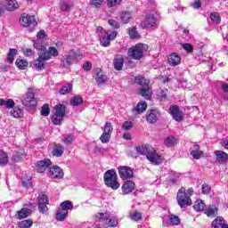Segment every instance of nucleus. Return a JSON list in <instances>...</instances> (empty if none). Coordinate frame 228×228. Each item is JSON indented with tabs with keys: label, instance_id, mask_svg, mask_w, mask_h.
<instances>
[{
	"label": "nucleus",
	"instance_id": "obj_28",
	"mask_svg": "<svg viewBox=\"0 0 228 228\" xmlns=\"http://www.w3.org/2000/svg\"><path fill=\"white\" fill-rule=\"evenodd\" d=\"M113 65L116 70H122V67H124V57L122 55H116L113 60Z\"/></svg>",
	"mask_w": 228,
	"mask_h": 228
},
{
	"label": "nucleus",
	"instance_id": "obj_21",
	"mask_svg": "<svg viewBox=\"0 0 228 228\" xmlns=\"http://www.w3.org/2000/svg\"><path fill=\"white\" fill-rule=\"evenodd\" d=\"M51 165V159H46L45 160H40L37 162L36 167L37 171L39 172L40 174L45 172L49 166Z\"/></svg>",
	"mask_w": 228,
	"mask_h": 228
},
{
	"label": "nucleus",
	"instance_id": "obj_41",
	"mask_svg": "<svg viewBox=\"0 0 228 228\" xmlns=\"http://www.w3.org/2000/svg\"><path fill=\"white\" fill-rule=\"evenodd\" d=\"M15 56H17V49L11 48L7 55L8 63H13V61L15 60Z\"/></svg>",
	"mask_w": 228,
	"mask_h": 228
},
{
	"label": "nucleus",
	"instance_id": "obj_34",
	"mask_svg": "<svg viewBox=\"0 0 228 228\" xmlns=\"http://www.w3.org/2000/svg\"><path fill=\"white\" fill-rule=\"evenodd\" d=\"M0 106H4L8 110L15 108V102L12 99H0Z\"/></svg>",
	"mask_w": 228,
	"mask_h": 228
},
{
	"label": "nucleus",
	"instance_id": "obj_22",
	"mask_svg": "<svg viewBox=\"0 0 228 228\" xmlns=\"http://www.w3.org/2000/svg\"><path fill=\"white\" fill-rule=\"evenodd\" d=\"M159 117V110H151L148 111L146 115V120L149 124H155L158 121V118Z\"/></svg>",
	"mask_w": 228,
	"mask_h": 228
},
{
	"label": "nucleus",
	"instance_id": "obj_33",
	"mask_svg": "<svg viewBox=\"0 0 228 228\" xmlns=\"http://www.w3.org/2000/svg\"><path fill=\"white\" fill-rule=\"evenodd\" d=\"M11 115L14 118H22L24 117V110L19 107H13L11 110Z\"/></svg>",
	"mask_w": 228,
	"mask_h": 228
},
{
	"label": "nucleus",
	"instance_id": "obj_4",
	"mask_svg": "<svg viewBox=\"0 0 228 228\" xmlns=\"http://www.w3.org/2000/svg\"><path fill=\"white\" fill-rule=\"evenodd\" d=\"M96 33L100 37L101 45H102V47H110L111 40L117 38V35L118 32H117V30L105 31L102 27H97Z\"/></svg>",
	"mask_w": 228,
	"mask_h": 228
},
{
	"label": "nucleus",
	"instance_id": "obj_61",
	"mask_svg": "<svg viewBox=\"0 0 228 228\" xmlns=\"http://www.w3.org/2000/svg\"><path fill=\"white\" fill-rule=\"evenodd\" d=\"M132 128H133V122L131 121H126L122 126L123 131H131Z\"/></svg>",
	"mask_w": 228,
	"mask_h": 228
},
{
	"label": "nucleus",
	"instance_id": "obj_17",
	"mask_svg": "<svg viewBox=\"0 0 228 228\" xmlns=\"http://www.w3.org/2000/svg\"><path fill=\"white\" fill-rule=\"evenodd\" d=\"M38 200V210L40 213H47V204H49V199L47 198V195L41 194L37 198Z\"/></svg>",
	"mask_w": 228,
	"mask_h": 228
},
{
	"label": "nucleus",
	"instance_id": "obj_19",
	"mask_svg": "<svg viewBox=\"0 0 228 228\" xmlns=\"http://www.w3.org/2000/svg\"><path fill=\"white\" fill-rule=\"evenodd\" d=\"M135 188L136 184L134 183V182L131 180H126V182H124L121 190L124 195H129V193H133V191H134Z\"/></svg>",
	"mask_w": 228,
	"mask_h": 228
},
{
	"label": "nucleus",
	"instance_id": "obj_15",
	"mask_svg": "<svg viewBox=\"0 0 228 228\" xmlns=\"http://www.w3.org/2000/svg\"><path fill=\"white\" fill-rule=\"evenodd\" d=\"M46 61H49L48 59H45V56L38 51V58L33 61V67L37 70H44V69H45V65H47Z\"/></svg>",
	"mask_w": 228,
	"mask_h": 228
},
{
	"label": "nucleus",
	"instance_id": "obj_36",
	"mask_svg": "<svg viewBox=\"0 0 228 228\" xmlns=\"http://www.w3.org/2000/svg\"><path fill=\"white\" fill-rule=\"evenodd\" d=\"M95 81L98 85H103V83L105 81H108V77L106 75H104V73L102 71H99L97 74H96V77H95Z\"/></svg>",
	"mask_w": 228,
	"mask_h": 228
},
{
	"label": "nucleus",
	"instance_id": "obj_56",
	"mask_svg": "<svg viewBox=\"0 0 228 228\" xmlns=\"http://www.w3.org/2000/svg\"><path fill=\"white\" fill-rule=\"evenodd\" d=\"M103 133L111 135V133H113V126H111V123H105Z\"/></svg>",
	"mask_w": 228,
	"mask_h": 228
},
{
	"label": "nucleus",
	"instance_id": "obj_40",
	"mask_svg": "<svg viewBox=\"0 0 228 228\" xmlns=\"http://www.w3.org/2000/svg\"><path fill=\"white\" fill-rule=\"evenodd\" d=\"M59 92L61 95H67V94H70V92H72V84H66L60 89Z\"/></svg>",
	"mask_w": 228,
	"mask_h": 228
},
{
	"label": "nucleus",
	"instance_id": "obj_27",
	"mask_svg": "<svg viewBox=\"0 0 228 228\" xmlns=\"http://www.w3.org/2000/svg\"><path fill=\"white\" fill-rule=\"evenodd\" d=\"M31 215V209L28 208H23L20 211H17L15 218L18 220H22V218H28Z\"/></svg>",
	"mask_w": 228,
	"mask_h": 228
},
{
	"label": "nucleus",
	"instance_id": "obj_2",
	"mask_svg": "<svg viewBox=\"0 0 228 228\" xmlns=\"http://www.w3.org/2000/svg\"><path fill=\"white\" fill-rule=\"evenodd\" d=\"M139 154L146 156L147 159L152 163V165H161L163 163V159L161 155H159L156 149L151 145H142L136 148Z\"/></svg>",
	"mask_w": 228,
	"mask_h": 228
},
{
	"label": "nucleus",
	"instance_id": "obj_46",
	"mask_svg": "<svg viewBox=\"0 0 228 228\" xmlns=\"http://www.w3.org/2000/svg\"><path fill=\"white\" fill-rule=\"evenodd\" d=\"M45 37H46V35H45V30L38 31L37 35V39L34 41V44H35V42L37 44H41L40 42L45 40Z\"/></svg>",
	"mask_w": 228,
	"mask_h": 228
},
{
	"label": "nucleus",
	"instance_id": "obj_5",
	"mask_svg": "<svg viewBox=\"0 0 228 228\" xmlns=\"http://www.w3.org/2000/svg\"><path fill=\"white\" fill-rule=\"evenodd\" d=\"M134 83H137V85H141V86H142L139 89L142 97H144V99L147 101L151 100L152 97V89H151L149 86V80L142 76H137L134 78Z\"/></svg>",
	"mask_w": 228,
	"mask_h": 228
},
{
	"label": "nucleus",
	"instance_id": "obj_60",
	"mask_svg": "<svg viewBox=\"0 0 228 228\" xmlns=\"http://www.w3.org/2000/svg\"><path fill=\"white\" fill-rule=\"evenodd\" d=\"M122 3V0H107V5H109L110 8H113V6H118Z\"/></svg>",
	"mask_w": 228,
	"mask_h": 228
},
{
	"label": "nucleus",
	"instance_id": "obj_18",
	"mask_svg": "<svg viewBox=\"0 0 228 228\" xmlns=\"http://www.w3.org/2000/svg\"><path fill=\"white\" fill-rule=\"evenodd\" d=\"M169 111L173 118L176 122H181L183 120L184 117V113H183V111L179 110V107H177L176 105H173L170 107Z\"/></svg>",
	"mask_w": 228,
	"mask_h": 228
},
{
	"label": "nucleus",
	"instance_id": "obj_1",
	"mask_svg": "<svg viewBox=\"0 0 228 228\" xmlns=\"http://www.w3.org/2000/svg\"><path fill=\"white\" fill-rule=\"evenodd\" d=\"M94 223L99 228L117 227L118 218L112 216L110 212H98L94 216Z\"/></svg>",
	"mask_w": 228,
	"mask_h": 228
},
{
	"label": "nucleus",
	"instance_id": "obj_23",
	"mask_svg": "<svg viewBox=\"0 0 228 228\" xmlns=\"http://www.w3.org/2000/svg\"><path fill=\"white\" fill-rule=\"evenodd\" d=\"M19 6L17 0H4V8L7 12H15L19 10Z\"/></svg>",
	"mask_w": 228,
	"mask_h": 228
},
{
	"label": "nucleus",
	"instance_id": "obj_24",
	"mask_svg": "<svg viewBox=\"0 0 228 228\" xmlns=\"http://www.w3.org/2000/svg\"><path fill=\"white\" fill-rule=\"evenodd\" d=\"M167 62L171 67H177L181 64V56L175 53H171L167 58Z\"/></svg>",
	"mask_w": 228,
	"mask_h": 228
},
{
	"label": "nucleus",
	"instance_id": "obj_53",
	"mask_svg": "<svg viewBox=\"0 0 228 228\" xmlns=\"http://www.w3.org/2000/svg\"><path fill=\"white\" fill-rule=\"evenodd\" d=\"M130 38H140V34L136 31V28L133 27L128 29Z\"/></svg>",
	"mask_w": 228,
	"mask_h": 228
},
{
	"label": "nucleus",
	"instance_id": "obj_9",
	"mask_svg": "<svg viewBox=\"0 0 228 228\" xmlns=\"http://www.w3.org/2000/svg\"><path fill=\"white\" fill-rule=\"evenodd\" d=\"M147 51V45L139 43L128 49V56L133 60H142L143 53Z\"/></svg>",
	"mask_w": 228,
	"mask_h": 228
},
{
	"label": "nucleus",
	"instance_id": "obj_10",
	"mask_svg": "<svg viewBox=\"0 0 228 228\" xmlns=\"http://www.w3.org/2000/svg\"><path fill=\"white\" fill-rule=\"evenodd\" d=\"M176 199L178 206H180L182 208L191 206V198H190L188 193H186V189H184V187H182L178 190Z\"/></svg>",
	"mask_w": 228,
	"mask_h": 228
},
{
	"label": "nucleus",
	"instance_id": "obj_11",
	"mask_svg": "<svg viewBox=\"0 0 228 228\" xmlns=\"http://www.w3.org/2000/svg\"><path fill=\"white\" fill-rule=\"evenodd\" d=\"M54 114L52 118V122L55 126H60L61 124V121L63 120V117H65V111L67 110V107L63 104H59L54 107Z\"/></svg>",
	"mask_w": 228,
	"mask_h": 228
},
{
	"label": "nucleus",
	"instance_id": "obj_12",
	"mask_svg": "<svg viewBox=\"0 0 228 228\" xmlns=\"http://www.w3.org/2000/svg\"><path fill=\"white\" fill-rule=\"evenodd\" d=\"M20 24L23 28H37V26L38 25L35 15H29L26 12L21 14L20 18Z\"/></svg>",
	"mask_w": 228,
	"mask_h": 228
},
{
	"label": "nucleus",
	"instance_id": "obj_49",
	"mask_svg": "<svg viewBox=\"0 0 228 228\" xmlns=\"http://www.w3.org/2000/svg\"><path fill=\"white\" fill-rule=\"evenodd\" d=\"M168 220L171 224V225H179L181 224V220L179 219V216L171 215L168 217Z\"/></svg>",
	"mask_w": 228,
	"mask_h": 228
},
{
	"label": "nucleus",
	"instance_id": "obj_35",
	"mask_svg": "<svg viewBox=\"0 0 228 228\" xmlns=\"http://www.w3.org/2000/svg\"><path fill=\"white\" fill-rule=\"evenodd\" d=\"M74 8V3L69 1H63L61 4V10L62 12H70Z\"/></svg>",
	"mask_w": 228,
	"mask_h": 228
},
{
	"label": "nucleus",
	"instance_id": "obj_30",
	"mask_svg": "<svg viewBox=\"0 0 228 228\" xmlns=\"http://www.w3.org/2000/svg\"><path fill=\"white\" fill-rule=\"evenodd\" d=\"M177 143H179V140H177V138L174 137L173 135H169L164 140V145L168 148L175 147V145H177Z\"/></svg>",
	"mask_w": 228,
	"mask_h": 228
},
{
	"label": "nucleus",
	"instance_id": "obj_63",
	"mask_svg": "<svg viewBox=\"0 0 228 228\" xmlns=\"http://www.w3.org/2000/svg\"><path fill=\"white\" fill-rule=\"evenodd\" d=\"M201 190L203 195H209V192L211 191V187H209V185H208L207 183H204Z\"/></svg>",
	"mask_w": 228,
	"mask_h": 228
},
{
	"label": "nucleus",
	"instance_id": "obj_37",
	"mask_svg": "<svg viewBox=\"0 0 228 228\" xmlns=\"http://www.w3.org/2000/svg\"><path fill=\"white\" fill-rule=\"evenodd\" d=\"M15 65L20 69V70H25L26 68L28 67V61L22 59V58H18L15 61Z\"/></svg>",
	"mask_w": 228,
	"mask_h": 228
},
{
	"label": "nucleus",
	"instance_id": "obj_20",
	"mask_svg": "<svg viewBox=\"0 0 228 228\" xmlns=\"http://www.w3.org/2000/svg\"><path fill=\"white\" fill-rule=\"evenodd\" d=\"M50 175L53 179H63V169H61L58 166H53L50 168Z\"/></svg>",
	"mask_w": 228,
	"mask_h": 228
},
{
	"label": "nucleus",
	"instance_id": "obj_54",
	"mask_svg": "<svg viewBox=\"0 0 228 228\" xmlns=\"http://www.w3.org/2000/svg\"><path fill=\"white\" fill-rule=\"evenodd\" d=\"M21 53L26 56L27 58H29L31 56H35V51L31 48H23L21 50Z\"/></svg>",
	"mask_w": 228,
	"mask_h": 228
},
{
	"label": "nucleus",
	"instance_id": "obj_31",
	"mask_svg": "<svg viewBox=\"0 0 228 228\" xmlns=\"http://www.w3.org/2000/svg\"><path fill=\"white\" fill-rule=\"evenodd\" d=\"M147 110V102H140L136 107L133 110V113L135 115H140V113H143Z\"/></svg>",
	"mask_w": 228,
	"mask_h": 228
},
{
	"label": "nucleus",
	"instance_id": "obj_8",
	"mask_svg": "<svg viewBox=\"0 0 228 228\" xmlns=\"http://www.w3.org/2000/svg\"><path fill=\"white\" fill-rule=\"evenodd\" d=\"M103 179L108 188H111V190H118L120 188V183H118L117 172L114 169L108 170L104 174Z\"/></svg>",
	"mask_w": 228,
	"mask_h": 228
},
{
	"label": "nucleus",
	"instance_id": "obj_51",
	"mask_svg": "<svg viewBox=\"0 0 228 228\" xmlns=\"http://www.w3.org/2000/svg\"><path fill=\"white\" fill-rule=\"evenodd\" d=\"M217 211L218 208H216V207H210L207 209L205 213L208 216H216Z\"/></svg>",
	"mask_w": 228,
	"mask_h": 228
},
{
	"label": "nucleus",
	"instance_id": "obj_44",
	"mask_svg": "<svg viewBox=\"0 0 228 228\" xmlns=\"http://www.w3.org/2000/svg\"><path fill=\"white\" fill-rule=\"evenodd\" d=\"M225 224H224V218L223 217H217L216 218L213 222H212V227L213 228H220L223 225H224Z\"/></svg>",
	"mask_w": 228,
	"mask_h": 228
},
{
	"label": "nucleus",
	"instance_id": "obj_14",
	"mask_svg": "<svg viewBox=\"0 0 228 228\" xmlns=\"http://www.w3.org/2000/svg\"><path fill=\"white\" fill-rule=\"evenodd\" d=\"M21 102L24 106H28V108L37 106V99H35L33 89L28 88L26 96L21 98Z\"/></svg>",
	"mask_w": 228,
	"mask_h": 228
},
{
	"label": "nucleus",
	"instance_id": "obj_38",
	"mask_svg": "<svg viewBox=\"0 0 228 228\" xmlns=\"http://www.w3.org/2000/svg\"><path fill=\"white\" fill-rule=\"evenodd\" d=\"M193 208L195 211H204L206 209V204L204 203V201H202V200H197L194 203Z\"/></svg>",
	"mask_w": 228,
	"mask_h": 228
},
{
	"label": "nucleus",
	"instance_id": "obj_45",
	"mask_svg": "<svg viewBox=\"0 0 228 228\" xmlns=\"http://www.w3.org/2000/svg\"><path fill=\"white\" fill-rule=\"evenodd\" d=\"M171 175H173V177H171L169 180L170 185L177 184V183H179V181H181V178L179 177V174H177L175 172H172Z\"/></svg>",
	"mask_w": 228,
	"mask_h": 228
},
{
	"label": "nucleus",
	"instance_id": "obj_47",
	"mask_svg": "<svg viewBox=\"0 0 228 228\" xmlns=\"http://www.w3.org/2000/svg\"><path fill=\"white\" fill-rule=\"evenodd\" d=\"M129 216H130L131 220H134V222H138V220H140L142 218V213H140L138 211H131L129 213Z\"/></svg>",
	"mask_w": 228,
	"mask_h": 228
},
{
	"label": "nucleus",
	"instance_id": "obj_48",
	"mask_svg": "<svg viewBox=\"0 0 228 228\" xmlns=\"http://www.w3.org/2000/svg\"><path fill=\"white\" fill-rule=\"evenodd\" d=\"M210 19L212 20V22H214V24H220L221 22V18H220V14H218V12H212L210 14Z\"/></svg>",
	"mask_w": 228,
	"mask_h": 228
},
{
	"label": "nucleus",
	"instance_id": "obj_3",
	"mask_svg": "<svg viewBox=\"0 0 228 228\" xmlns=\"http://www.w3.org/2000/svg\"><path fill=\"white\" fill-rule=\"evenodd\" d=\"M81 60V52L79 50H69L65 52L61 59V67L69 69V67L77 63Z\"/></svg>",
	"mask_w": 228,
	"mask_h": 228
},
{
	"label": "nucleus",
	"instance_id": "obj_16",
	"mask_svg": "<svg viewBox=\"0 0 228 228\" xmlns=\"http://www.w3.org/2000/svg\"><path fill=\"white\" fill-rule=\"evenodd\" d=\"M118 174L120 179H123V181H126V179H131L133 178V175H134V172L131 169V167L126 166H120L118 167Z\"/></svg>",
	"mask_w": 228,
	"mask_h": 228
},
{
	"label": "nucleus",
	"instance_id": "obj_7",
	"mask_svg": "<svg viewBox=\"0 0 228 228\" xmlns=\"http://www.w3.org/2000/svg\"><path fill=\"white\" fill-rule=\"evenodd\" d=\"M34 47L37 51H40L42 54L45 56V60H53V58H56L59 56L60 53L58 52V48L54 46H50L48 49L44 46V45L35 42Z\"/></svg>",
	"mask_w": 228,
	"mask_h": 228
},
{
	"label": "nucleus",
	"instance_id": "obj_50",
	"mask_svg": "<svg viewBox=\"0 0 228 228\" xmlns=\"http://www.w3.org/2000/svg\"><path fill=\"white\" fill-rule=\"evenodd\" d=\"M6 163H8V155L0 150V165H6Z\"/></svg>",
	"mask_w": 228,
	"mask_h": 228
},
{
	"label": "nucleus",
	"instance_id": "obj_32",
	"mask_svg": "<svg viewBox=\"0 0 228 228\" xmlns=\"http://www.w3.org/2000/svg\"><path fill=\"white\" fill-rule=\"evenodd\" d=\"M215 155L216 156V161L219 163H225L228 160V154L223 151H215Z\"/></svg>",
	"mask_w": 228,
	"mask_h": 228
},
{
	"label": "nucleus",
	"instance_id": "obj_52",
	"mask_svg": "<svg viewBox=\"0 0 228 228\" xmlns=\"http://www.w3.org/2000/svg\"><path fill=\"white\" fill-rule=\"evenodd\" d=\"M50 113H51V109H49V104L47 103L44 104L41 109L42 117H48Z\"/></svg>",
	"mask_w": 228,
	"mask_h": 228
},
{
	"label": "nucleus",
	"instance_id": "obj_26",
	"mask_svg": "<svg viewBox=\"0 0 228 228\" xmlns=\"http://www.w3.org/2000/svg\"><path fill=\"white\" fill-rule=\"evenodd\" d=\"M26 157V152L24 151V149H18L13 151L12 154V160H14L16 163H19L24 159Z\"/></svg>",
	"mask_w": 228,
	"mask_h": 228
},
{
	"label": "nucleus",
	"instance_id": "obj_13",
	"mask_svg": "<svg viewBox=\"0 0 228 228\" xmlns=\"http://www.w3.org/2000/svg\"><path fill=\"white\" fill-rule=\"evenodd\" d=\"M142 28L146 29H151V28H156L158 26V16L155 12H151L150 14H147L143 21H142Z\"/></svg>",
	"mask_w": 228,
	"mask_h": 228
},
{
	"label": "nucleus",
	"instance_id": "obj_58",
	"mask_svg": "<svg viewBox=\"0 0 228 228\" xmlns=\"http://www.w3.org/2000/svg\"><path fill=\"white\" fill-rule=\"evenodd\" d=\"M183 49L186 51V53H193V45L190 43H185L181 45Z\"/></svg>",
	"mask_w": 228,
	"mask_h": 228
},
{
	"label": "nucleus",
	"instance_id": "obj_29",
	"mask_svg": "<svg viewBox=\"0 0 228 228\" xmlns=\"http://www.w3.org/2000/svg\"><path fill=\"white\" fill-rule=\"evenodd\" d=\"M63 152H65V148L61 144H56L53 149L52 154L55 158H61Z\"/></svg>",
	"mask_w": 228,
	"mask_h": 228
},
{
	"label": "nucleus",
	"instance_id": "obj_64",
	"mask_svg": "<svg viewBox=\"0 0 228 228\" xmlns=\"http://www.w3.org/2000/svg\"><path fill=\"white\" fill-rule=\"evenodd\" d=\"M108 22L111 26V28H114V29H118V28H120V24H118V21L115 20H109Z\"/></svg>",
	"mask_w": 228,
	"mask_h": 228
},
{
	"label": "nucleus",
	"instance_id": "obj_43",
	"mask_svg": "<svg viewBox=\"0 0 228 228\" xmlns=\"http://www.w3.org/2000/svg\"><path fill=\"white\" fill-rule=\"evenodd\" d=\"M33 225L31 219H26L19 223V228H30Z\"/></svg>",
	"mask_w": 228,
	"mask_h": 228
},
{
	"label": "nucleus",
	"instance_id": "obj_39",
	"mask_svg": "<svg viewBox=\"0 0 228 228\" xmlns=\"http://www.w3.org/2000/svg\"><path fill=\"white\" fill-rule=\"evenodd\" d=\"M133 18V14L129 12H122L120 14V20L123 22V24H127L129 22V20Z\"/></svg>",
	"mask_w": 228,
	"mask_h": 228
},
{
	"label": "nucleus",
	"instance_id": "obj_62",
	"mask_svg": "<svg viewBox=\"0 0 228 228\" xmlns=\"http://www.w3.org/2000/svg\"><path fill=\"white\" fill-rule=\"evenodd\" d=\"M168 94L167 90L165 91H161L158 94V97L159 99V101H167V95Z\"/></svg>",
	"mask_w": 228,
	"mask_h": 228
},
{
	"label": "nucleus",
	"instance_id": "obj_42",
	"mask_svg": "<svg viewBox=\"0 0 228 228\" xmlns=\"http://www.w3.org/2000/svg\"><path fill=\"white\" fill-rule=\"evenodd\" d=\"M82 103H83V97L76 95L73 98H71V101H70L71 106H81Z\"/></svg>",
	"mask_w": 228,
	"mask_h": 228
},
{
	"label": "nucleus",
	"instance_id": "obj_57",
	"mask_svg": "<svg viewBox=\"0 0 228 228\" xmlns=\"http://www.w3.org/2000/svg\"><path fill=\"white\" fill-rule=\"evenodd\" d=\"M104 3V0H91V5H93L94 8H101Z\"/></svg>",
	"mask_w": 228,
	"mask_h": 228
},
{
	"label": "nucleus",
	"instance_id": "obj_25",
	"mask_svg": "<svg viewBox=\"0 0 228 228\" xmlns=\"http://www.w3.org/2000/svg\"><path fill=\"white\" fill-rule=\"evenodd\" d=\"M191 156H192L193 159H200L204 156V151L200 150V146L194 144L191 151Z\"/></svg>",
	"mask_w": 228,
	"mask_h": 228
},
{
	"label": "nucleus",
	"instance_id": "obj_59",
	"mask_svg": "<svg viewBox=\"0 0 228 228\" xmlns=\"http://www.w3.org/2000/svg\"><path fill=\"white\" fill-rule=\"evenodd\" d=\"M110 138H111V135L110 134L102 133V134L100 137V140L102 143H108V142H110Z\"/></svg>",
	"mask_w": 228,
	"mask_h": 228
},
{
	"label": "nucleus",
	"instance_id": "obj_6",
	"mask_svg": "<svg viewBox=\"0 0 228 228\" xmlns=\"http://www.w3.org/2000/svg\"><path fill=\"white\" fill-rule=\"evenodd\" d=\"M61 208L57 211L55 219L57 222H65V218L69 216V211L74 209V205L69 200H65L61 203Z\"/></svg>",
	"mask_w": 228,
	"mask_h": 228
},
{
	"label": "nucleus",
	"instance_id": "obj_55",
	"mask_svg": "<svg viewBox=\"0 0 228 228\" xmlns=\"http://www.w3.org/2000/svg\"><path fill=\"white\" fill-rule=\"evenodd\" d=\"M63 138V143H65V145H70L75 140L74 135L72 134L64 135Z\"/></svg>",
	"mask_w": 228,
	"mask_h": 228
}]
</instances>
